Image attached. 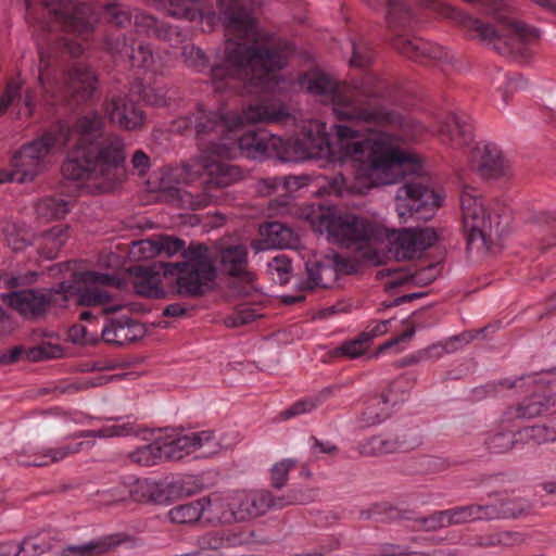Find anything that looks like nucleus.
Here are the masks:
<instances>
[{
	"mask_svg": "<svg viewBox=\"0 0 556 556\" xmlns=\"http://www.w3.org/2000/svg\"><path fill=\"white\" fill-rule=\"evenodd\" d=\"M218 20L225 29L224 61L211 68L216 88L228 79L249 81L253 86H266L292 54V48L282 42H271L256 29L251 9L239 0L217 2Z\"/></svg>",
	"mask_w": 556,
	"mask_h": 556,
	"instance_id": "f257e3e1",
	"label": "nucleus"
},
{
	"mask_svg": "<svg viewBox=\"0 0 556 556\" xmlns=\"http://www.w3.org/2000/svg\"><path fill=\"white\" fill-rule=\"evenodd\" d=\"M104 123L96 112L77 118L72 128L61 125L58 142L65 146L70 136L77 139V146L70 159L62 165L66 179L85 180L93 193L114 191L126 179L124 142L116 135H109L97 147H91L103 135Z\"/></svg>",
	"mask_w": 556,
	"mask_h": 556,
	"instance_id": "f03ea898",
	"label": "nucleus"
},
{
	"mask_svg": "<svg viewBox=\"0 0 556 556\" xmlns=\"http://www.w3.org/2000/svg\"><path fill=\"white\" fill-rule=\"evenodd\" d=\"M306 89L329 100L339 121L375 126L402 122L400 114L371 103L372 100L386 99L389 96L388 87L374 75L365 76L359 83L346 85L338 84L326 74L314 73L307 78Z\"/></svg>",
	"mask_w": 556,
	"mask_h": 556,
	"instance_id": "7ed1b4c3",
	"label": "nucleus"
},
{
	"mask_svg": "<svg viewBox=\"0 0 556 556\" xmlns=\"http://www.w3.org/2000/svg\"><path fill=\"white\" fill-rule=\"evenodd\" d=\"M139 275L134 281L138 294L152 299H162L165 291L162 288L161 271L165 277H176L177 293L198 298L213 289L217 269L210 249L204 243L192 242L184 251L181 263H159L152 266H138Z\"/></svg>",
	"mask_w": 556,
	"mask_h": 556,
	"instance_id": "20e7f679",
	"label": "nucleus"
},
{
	"mask_svg": "<svg viewBox=\"0 0 556 556\" xmlns=\"http://www.w3.org/2000/svg\"><path fill=\"white\" fill-rule=\"evenodd\" d=\"M358 131L346 125H337L339 153L342 160L356 162L357 174L368 178L372 185H390L395 179L392 174L415 161L413 154L394 147L392 137L386 132H375L363 140H353Z\"/></svg>",
	"mask_w": 556,
	"mask_h": 556,
	"instance_id": "39448f33",
	"label": "nucleus"
},
{
	"mask_svg": "<svg viewBox=\"0 0 556 556\" xmlns=\"http://www.w3.org/2000/svg\"><path fill=\"white\" fill-rule=\"evenodd\" d=\"M460 210L468 248H483L492 253L498 251L506 227L498 214L486 211L478 190L471 187L464 188L460 194Z\"/></svg>",
	"mask_w": 556,
	"mask_h": 556,
	"instance_id": "423d86ee",
	"label": "nucleus"
},
{
	"mask_svg": "<svg viewBox=\"0 0 556 556\" xmlns=\"http://www.w3.org/2000/svg\"><path fill=\"white\" fill-rule=\"evenodd\" d=\"M313 501V490L303 492L301 490H290L286 495L274 497L270 493L263 492H235L227 509H219L217 520L228 523L231 521H243L249 518H255L263 515L269 508L282 509L289 505L303 504ZM224 506H226L224 504Z\"/></svg>",
	"mask_w": 556,
	"mask_h": 556,
	"instance_id": "0eeeda50",
	"label": "nucleus"
},
{
	"mask_svg": "<svg viewBox=\"0 0 556 556\" xmlns=\"http://www.w3.org/2000/svg\"><path fill=\"white\" fill-rule=\"evenodd\" d=\"M58 140L56 134L48 131L23 144L11 160L13 172L3 177L0 176V184L11 180L20 184L33 181L47 169V157L59 144Z\"/></svg>",
	"mask_w": 556,
	"mask_h": 556,
	"instance_id": "6e6552de",
	"label": "nucleus"
},
{
	"mask_svg": "<svg viewBox=\"0 0 556 556\" xmlns=\"http://www.w3.org/2000/svg\"><path fill=\"white\" fill-rule=\"evenodd\" d=\"M193 123L201 151L219 157L230 155L232 141L229 135L235 129L231 115L199 110Z\"/></svg>",
	"mask_w": 556,
	"mask_h": 556,
	"instance_id": "1a4fd4ad",
	"label": "nucleus"
},
{
	"mask_svg": "<svg viewBox=\"0 0 556 556\" xmlns=\"http://www.w3.org/2000/svg\"><path fill=\"white\" fill-rule=\"evenodd\" d=\"M328 231L338 242L362 249L369 242L379 240L386 229L377 222L351 212L333 215L328 224Z\"/></svg>",
	"mask_w": 556,
	"mask_h": 556,
	"instance_id": "9d476101",
	"label": "nucleus"
},
{
	"mask_svg": "<svg viewBox=\"0 0 556 556\" xmlns=\"http://www.w3.org/2000/svg\"><path fill=\"white\" fill-rule=\"evenodd\" d=\"M396 212L401 218L415 217L417 220L431 219L441 205L442 199L434 190L419 182H406L396 193Z\"/></svg>",
	"mask_w": 556,
	"mask_h": 556,
	"instance_id": "9b49d317",
	"label": "nucleus"
},
{
	"mask_svg": "<svg viewBox=\"0 0 556 556\" xmlns=\"http://www.w3.org/2000/svg\"><path fill=\"white\" fill-rule=\"evenodd\" d=\"M467 23L468 27L475 30L481 40L492 43L493 48L501 54H511L514 49L530 35V29L525 23L510 18L502 20L498 29L490 24L482 23L480 20L469 18Z\"/></svg>",
	"mask_w": 556,
	"mask_h": 556,
	"instance_id": "f8f14e48",
	"label": "nucleus"
},
{
	"mask_svg": "<svg viewBox=\"0 0 556 556\" xmlns=\"http://www.w3.org/2000/svg\"><path fill=\"white\" fill-rule=\"evenodd\" d=\"M443 238V230L432 227L404 228L392 231L390 242L396 258L412 260Z\"/></svg>",
	"mask_w": 556,
	"mask_h": 556,
	"instance_id": "ddd939ff",
	"label": "nucleus"
},
{
	"mask_svg": "<svg viewBox=\"0 0 556 556\" xmlns=\"http://www.w3.org/2000/svg\"><path fill=\"white\" fill-rule=\"evenodd\" d=\"M237 143L241 153L249 159L277 157L290 161V146L278 136L248 132L238 138Z\"/></svg>",
	"mask_w": 556,
	"mask_h": 556,
	"instance_id": "4468645a",
	"label": "nucleus"
},
{
	"mask_svg": "<svg viewBox=\"0 0 556 556\" xmlns=\"http://www.w3.org/2000/svg\"><path fill=\"white\" fill-rule=\"evenodd\" d=\"M43 7L70 31L87 33L91 29L90 9L72 0H41Z\"/></svg>",
	"mask_w": 556,
	"mask_h": 556,
	"instance_id": "2eb2a0df",
	"label": "nucleus"
},
{
	"mask_svg": "<svg viewBox=\"0 0 556 556\" xmlns=\"http://www.w3.org/2000/svg\"><path fill=\"white\" fill-rule=\"evenodd\" d=\"M78 280L87 287H76V302L84 306L106 304L111 296L99 286H118L119 279L109 274L88 270L79 274Z\"/></svg>",
	"mask_w": 556,
	"mask_h": 556,
	"instance_id": "dca6fc26",
	"label": "nucleus"
},
{
	"mask_svg": "<svg viewBox=\"0 0 556 556\" xmlns=\"http://www.w3.org/2000/svg\"><path fill=\"white\" fill-rule=\"evenodd\" d=\"M419 444L420 440L418 437L403 434L400 433L397 428H392L368 439L361 445L359 452L365 456H374L378 454L413 450Z\"/></svg>",
	"mask_w": 556,
	"mask_h": 556,
	"instance_id": "f3484780",
	"label": "nucleus"
},
{
	"mask_svg": "<svg viewBox=\"0 0 556 556\" xmlns=\"http://www.w3.org/2000/svg\"><path fill=\"white\" fill-rule=\"evenodd\" d=\"M470 168L483 179H498L506 174L507 164L494 146L477 144L469 154Z\"/></svg>",
	"mask_w": 556,
	"mask_h": 556,
	"instance_id": "a211bd4d",
	"label": "nucleus"
},
{
	"mask_svg": "<svg viewBox=\"0 0 556 556\" xmlns=\"http://www.w3.org/2000/svg\"><path fill=\"white\" fill-rule=\"evenodd\" d=\"M214 445V434L211 431L193 432L168 442L160 443L162 458L166 460H180L186 455L201 448L213 452Z\"/></svg>",
	"mask_w": 556,
	"mask_h": 556,
	"instance_id": "6ab92c4d",
	"label": "nucleus"
},
{
	"mask_svg": "<svg viewBox=\"0 0 556 556\" xmlns=\"http://www.w3.org/2000/svg\"><path fill=\"white\" fill-rule=\"evenodd\" d=\"M146 333V326L129 317L111 319L101 331L103 341L112 345H127L134 343L142 339Z\"/></svg>",
	"mask_w": 556,
	"mask_h": 556,
	"instance_id": "aec40b11",
	"label": "nucleus"
},
{
	"mask_svg": "<svg viewBox=\"0 0 556 556\" xmlns=\"http://www.w3.org/2000/svg\"><path fill=\"white\" fill-rule=\"evenodd\" d=\"M393 47L403 55L420 63L429 61H450L448 52L440 46H433L421 38L397 37Z\"/></svg>",
	"mask_w": 556,
	"mask_h": 556,
	"instance_id": "412c9836",
	"label": "nucleus"
},
{
	"mask_svg": "<svg viewBox=\"0 0 556 556\" xmlns=\"http://www.w3.org/2000/svg\"><path fill=\"white\" fill-rule=\"evenodd\" d=\"M65 92L75 103H84L91 99L98 78L96 74L84 65H75L66 75Z\"/></svg>",
	"mask_w": 556,
	"mask_h": 556,
	"instance_id": "4be33fe9",
	"label": "nucleus"
},
{
	"mask_svg": "<svg viewBox=\"0 0 556 556\" xmlns=\"http://www.w3.org/2000/svg\"><path fill=\"white\" fill-rule=\"evenodd\" d=\"M8 304L21 315L37 319L48 309V299L43 290L24 289L7 295Z\"/></svg>",
	"mask_w": 556,
	"mask_h": 556,
	"instance_id": "5701e85b",
	"label": "nucleus"
},
{
	"mask_svg": "<svg viewBox=\"0 0 556 556\" xmlns=\"http://www.w3.org/2000/svg\"><path fill=\"white\" fill-rule=\"evenodd\" d=\"M220 269L231 277H239L244 281H252L254 275L249 270L248 249L243 244L227 245L218 253Z\"/></svg>",
	"mask_w": 556,
	"mask_h": 556,
	"instance_id": "b1692460",
	"label": "nucleus"
},
{
	"mask_svg": "<svg viewBox=\"0 0 556 556\" xmlns=\"http://www.w3.org/2000/svg\"><path fill=\"white\" fill-rule=\"evenodd\" d=\"M111 121L119 127L135 130L144 123V114L126 97H114L105 108Z\"/></svg>",
	"mask_w": 556,
	"mask_h": 556,
	"instance_id": "393cba45",
	"label": "nucleus"
},
{
	"mask_svg": "<svg viewBox=\"0 0 556 556\" xmlns=\"http://www.w3.org/2000/svg\"><path fill=\"white\" fill-rule=\"evenodd\" d=\"M262 240L253 244L256 251L265 249H288L298 243L294 231L279 222H270L260 227Z\"/></svg>",
	"mask_w": 556,
	"mask_h": 556,
	"instance_id": "a878e982",
	"label": "nucleus"
},
{
	"mask_svg": "<svg viewBox=\"0 0 556 556\" xmlns=\"http://www.w3.org/2000/svg\"><path fill=\"white\" fill-rule=\"evenodd\" d=\"M289 117L287 109L277 103L249 105L242 115H231L233 127L243 124L279 123Z\"/></svg>",
	"mask_w": 556,
	"mask_h": 556,
	"instance_id": "bb28decb",
	"label": "nucleus"
},
{
	"mask_svg": "<svg viewBox=\"0 0 556 556\" xmlns=\"http://www.w3.org/2000/svg\"><path fill=\"white\" fill-rule=\"evenodd\" d=\"M224 507V502L215 501H194L187 504L178 505L168 513L169 519L174 523L186 525L197 522L205 509L217 518L219 509Z\"/></svg>",
	"mask_w": 556,
	"mask_h": 556,
	"instance_id": "cd10ccee",
	"label": "nucleus"
},
{
	"mask_svg": "<svg viewBox=\"0 0 556 556\" xmlns=\"http://www.w3.org/2000/svg\"><path fill=\"white\" fill-rule=\"evenodd\" d=\"M134 539L127 534L116 533L106 535L98 541L78 545L68 546L64 549V556H102L114 552L123 544L132 543Z\"/></svg>",
	"mask_w": 556,
	"mask_h": 556,
	"instance_id": "c85d7f7f",
	"label": "nucleus"
},
{
	"mask_svg": "<svg viewBox=\"0 0 556 556\" xmlns=\"http://www.w3.org/2000/svg\"><path fill=\"white\" fill-rule=\"evenodd\" d=\"M556 410V401L546 394H533L522 403L508 407L506 417L509 421L515 419H532L548 410Z\"/></svg>",
	"mask_w": 556,
	"mask_h": 556,
	"instance_id": "c756f323",
	"label": "nucleus"
},
{
	"mask_svg": "<svg viewBox=\"0 0 556 556\" xmlns=\"http://www.w3.org/2000/svg\"><path fill=\"white\" fill-rule=\"evenodd\" d=\"M206 167V180L204 189L226 188L242 178V172L238 166L218 162L210 156Z\"/></svg>",
	"mask_w": 556,
	"mask_h": 556,
	"instance_id": "7c9ffc66",
	"label": "nucleus"
},
{
	"mask_svg": "<svg viewBox=\"0 0 556 556\" xmlns=\"http://www.w3.org/2000/svg\"><path fill=\"white\" fill-rule=\"evenodd\" d=\"M305 267L307 277L301 282L302 290L326 289L337 281V269L330 264L309 260Z\"/></svg>",
	"mask_w": 556,
	"mask_h": 556,
	"instance_id": "2f4dec72",
	"label": "nucleus"
},
{
	"mask_svg": "<svg viewBox=\"0 0 556 556\" xmlns=\"http://www.w3.org/2000/svg\"><path fill=\"white\" fill-rule=\"evenodd\" d=\"M438 135L444 144L459 149L472 140L470 129L455 115L447 116L438 127Z\"/></svg>",
	"mask_w": 556,
	"mask_h": 556,
	"instance_id": "473e14b6",
	"label": "nucleus"
},
{
	"mask_svg": "<svg viewBox=\"0 0 556 556\" xmlns=\"http://www.w3.org/2000/svg\"><path fill=\"white\" fill-rule=\"evenodd\" d=\"M73 206L72 200L58 194L40 199L35 205V211L39 219L49 222L64 218Z\"/></svg>",
	"mask_w": 556,
	"mask_h": 556,
	"instance_id": "72a5a7b5",
	"label": "nucleus"
},
{
	"mask_svg": "<svg viewBox=\"0 0 556 556\" xmlns=\"http://www.w3.org/2000/svg\"><path fill=\"white\" fill-rule=\"evenodd\" d=\"M67 225H56L35 237L40 253L49 260L55 258L70 237Z\"/></svg>",
	"mask_w": 556,
	"mask_h": 556,
	"instance_id": "f704fd0d",
	"label": "nucleus"
},
{
	"mask_svg": "<svg viewBox=\"0 0 556 556\" xmlns=\"http://www.w3.org/2000/svg\"><path fill=\"white\" fill-rule=\"evenodd\" d=\"M1 232L4 241L13 251H23L35 241V236L30 233L23 222L4 219L1 223Z\"/></svg>",
	"mask_w": 556,
	"mask_h": 556,
	"instance_id": "c9c22d12",
	"label": "nucleus"
},
{
	"mask_svg": "<svg viewBox=\"0 0 556 556\" xmlns=\"http://www.w3.org/2000/svg\"><path fill=\"white\" fill-rule=\"evenodd\" d=\"M130 495L136 502L163 504L168 502L167 484L155 482L150 479L137 480Z\"/></svg>",
	"mask_w": 556,
	"mask_h": 556,
	"instance_id": "e433bc0d",
	"label": "nucleus"
},
{
	"mask_svg": "<svg viewBox=\"0 0 556 556\" xmlns=\"http://www.w3.org/2000/svg\"><path fill=\"white\" fill-rule=\"evenodd\" d=\"M165 195L168 201L190 210L205 207L211 202V198L206 192L193 194L181 188H168L165 191Z\"/></svg>",
	"mask_w": 556,
	"mask_h": 556,
	"instance_id": "4c0bfd02",
	"label": "nucleus"
},
{
	"mask_svg": "<svg viewBox=\"0 0 556 556\" xmlns=\"http://www.w3.org/2000/svg\"><path fill=\"white\" fill-rule=\"evenodd\" d=\"M142 245H148L151 255L166 254L167 256H172L179 251H185V241L169 237V236H160L156 239H148L142 240Z\"/></svg>",
	"mask_w": 556,
	"mask_h": 556,
	"instance_id": "58836bf2",
	"label": "nucleus"
},
{
	"mask_svg": "<svg viewBox=\"0 0 556 556\" xmlns=\"http://www.w3.org/2000/svg\"><path fill=\"white\" fill-rule=\"evenodd\" d=\"M498 518H519L528 515L531 510L529 502L519 496H511L501 500L497 504Z\"/></svg>",
	"mask_w": 556,
	"mask_h": 556,
	"instance_id": "ea45409f",
	"label": "nucleus"
},
{
	"mask_svg": "<svg viewBox=\"0 0 556 556\" xmlns=\"http://www.w3.org/2000/svg\"><path fill=\"white\" fill-rule=\"evenodd\" d=\"M201 490L199 480L193 476H185L167 484L168 501L192 496Z\"/></svg>",
	"mask_w": 556,
	"mask_h": 556,
	"instance_id": "a19ab883",
	"label": "nucleus"
},
{
	"mask_svg": "<svg viewBox=\"0 0 556 556\" xmlns=\"http://www.w3.org/2000/svg\"><path fill=\"white\" fill-rule=\"evenodd\" d=\"M210 153L201 151L195 159L190 160L181 165L180 179L185 184L197 180L203 173L206 174V165L208 164Z\"/></svg>",
	"mask_w": 556,
	"mask_h": 556,
	"instance_id": "79ce46f5",
	"label": "nucleus"
},
{
	"mask_svg": "<svg viewBox=\"0 0 556 556\" xmlns=\"http://www.w3.org/2000/svg\"><path fill=\"white\" fill-rule=\"evenodd\" d=\"M412 21V12L400 0H388L387 22L390 27L406 26Z\"/></svg>",
	"mask_w": 556,
	"mask_h": 556,
	"instance_id": "37998d69",
	"label": "nucleus"
},
{
	"mask_svg": "<svg viewBox=\"0 0 556 556\" xmlns=\"http://www.w3.org/2000/svg\"><path fill=\"white\" fill-rule=\"evenodd\" d=\"M129 458L132 463L140 466H152L159 459H162V450L159 442H153L131 452Z\"/></svg>",
	"mask_w": 556,
	"mask_h": 556,
	"instance_id": "c03bdc74",
	"label": "nucleus"
},
{
	"mask_svg": "<svg viewBox=\"0 0 556 556\" xmlns=\"http://www.w3.org/2000/svg\"><path fill=\"white\" fill-rule=\"evenodd\" d=\"M43 292L46 299H48V307H62L70 299L76 300V287L66 282H61L58 289H46Z\"/></svg>",
	"mask_w": 556,
	"mask_h": 556,
	"instance_id": "a18cd8bd",
	"label": "nucleus"
},
{
	"mask_svg": "<svg viewBox=\"0 0 556 556\" xmlns=\"http://www.w3.org/2000/svg\"><path fill=\"white\" fill-rule=\"evenodd\" d=\"M534 224L544 228L543 241L547 245H556V212H539L532 216Z\"/></svg>",
	"mask_w": 556,
	"mask_h": 556,
	"instance_id": "49530a36",
	"label": "nucleus"
},
{
	"mask_svg": "<svg viewBox=\"0 0 556 556\" xmlns=\"http://www.w3.org/2000/svg\"><path fill=\"white\" fill-rule=\"evenodd\" d=\"M296 462L294 459H282L273 465L269 470L270 473V485L274 489H281L287 484L289 472L294 468Z\"/></svg>",
	"mask_w": 556,
	"mask_h": 556,
	"instance_id": "de8ad7c7",
	"label": "nucleus"
},
{
	"mask_svg": "<svg viewBox=\"0 0 556 556\" xmlns=\"http://www.w3.org/2000/svg\"><path fill=\"white\" fill-rule=\"evenodd\" d=\"M63 350L55 344L43 342L39 345L29 348L25 351V357L31 362H38L49 358H56L62 355Z\"/></svg>",
	"mask_w": 556,
	"mask_h": 556,
	"instance_id": "09e8293b",
	"label": "nucleus"
},
{
	"mask_svg": "<svg viewBox=\"0 0 556 556\" xmlns=\"http://www.w3.org/2000/svg\"><path fill=\"white\" fill-rule=\"evenodd\" d=\"M168 12L173 16L194 21L200 15L197 2L194 0H170Z\"/></svg>",
	"mask_w": 556,
	"mask_h": 556,
	"instance_id": "8fccbe9b",
	"label": "nucleus"
},
{
	"mask_svg": "<svg viewBox=\"0 0 556 556\" xmlns=\"http://www.w3.org/2000/svg\"><path fill=\"white\" fill-rule=\"evenodd\" d=\"M368 349V343L363 339V336L359 334L356 339L345 342L336 349V356H345L349 358H356L363 354Z\"/></svg>",
	"mask_w": 556,
	"mask_h": 556,
	"instance_id": "3c124183",
	"label": "nucleus"
},
{
	"mask_svg": "<svg viewBox=\"0 0 556 556\" xmlns=\"http://www.w3.org/2000/svg\"><path fill=\"white\" fill-rule=\"evenodd\" d=\"M74 422L73 418L66 413L51 414L45 417L41 426L45 430L52 433H60L66 430Z\"/></svg>",
	"mask_w": 556,
	"mask_h": 556,
	"instance_id": "603ef678",
	"label": "nucleus"
},
{
	"mask_svg": "<svg viewBox=\"0 0 556 556\" xmlns=\"http://www.w3.org/2000/svg\"><path fill=\"white\" fill-rule=\"evenodd\" d=\"M488 448L494 454H504L515 445V438L511 432H501L489 438Z\"/></svg>",
	"mask_w": 556,
	"mask_h": 556,
	"instance_id": "864d4df0",
	"label": "nucleus"
},
{
	"mask_svg": "<svg viewBox=\"0 0 556 556\" xmlns=\"http://www.w3.org/2000/svg\"><path fill=\"white\" fill-rule=\"evenodd\" d=\"M127 59L132 66L148 67L153 63V52L149 46L139 43L137 48H132Z\"/></svg>",
	"mask_w": 556,
	"mask_h": 556,
	"instance_id": "5fc2aeb1",
	"label": "nucleus"
},
{
	"mask_svg": "<svg viewBox=\"0 0 556 556\" xmlns=\"http://www.w3.org/2000/svg\"><path fill=\"white\" fill-rule=\"evenodd\" d=\"M258 315L251 307H241L233 314L227 316L224 320L225 325L229 328H236L243 325H248L254 321Z\"/></svg>",
	"mask_w": 556,
	"mask_h": 556,
	"instance_id": "6e6d98bb",
	"label": "nucleus"
},
{
	"mask_svg": "<svg viewBox=\"0 0 556 556\" xmlns=\"http://www.w3.org/2000/svg\"><path fill=\"white\" fill-rule=\"evenodd\" d=\"M353 53L351 58V64L353 66L357 67H364L371 63L372 61V51L368 47L367 43L359 41V42H353Z\"/></svg>",
	"mask_w": 556,
	"mask_h": 556,
	"instance_id": "4d7b16f0",
	"label": "nucleus"
},
{
	"mask_svg": "<svg viewBox=\"0 0 556 556\" xmlns=\"http://www.w3.org/2000/svg\"><path fill=\"white\" fill-rule=\"evenodd\" d=\"M182 56L193 67L203 68L207 65V58L204 51L193 45L184 47Z\"/></svg>",
	"mask_w": 556,
	"mask_h": 556,
	"instance_id": "13d9d810",
	"label": "nucleus"
},
{
	"mask_svg": "<svg viewBox=\"0 0 556 556\" xmlns=\"http://www.w3.org/2000/svg\"><path fill=\"white\" fill-rule=\"evenodd\" d=\"M317 406V401L314 399L311 400H301L294 403L289 408L285 409L279 414L280 419L287 420L294 416L308 413L313 410Z\"/></svg>",
	"mask_w": 556,
	"mask_h": 556,
	"instance_id": "bf43d9fd",
	"label": "nucleus"
},
{
	"mask_svg": "<svg viewBox=\"0 0 556 556\" xmlns=\"http://www.w3.org/2000/svg\"><path fill=\"white\" fill-rule=\"evenodd\" d=\"M472 510H477V509L471 508L470 505L445 510V516H446L448 526L460 525L464 522L473 521Z\"/></svg>",
	"mask_w": 556,
	"mask_h": 556,
	"instance_id": "052dcab7",
	"label": "nucleus"
},
{
	"mask_svg": "<svg viewBox=\"0 0 556 556\" xmlns=\"http://www.w3.org/2000/svg\"><path fill=\"white\" fill-rule=\"evenodd\" d=\"M525 541L523 535L517 531H504L493 535L488 543L489 545L514 546Z\"/></svg>",
	"mask_w": 556,
	"mask_h": 556,
	"instance_id": "680f3d73",
	"label": "nucleus"
},
{
	"mask_svg": "<svg viewBox=\"0 0 556 556\" xmlns=\"http://www.w3.org/2000/svg\"><path fill=\"white\" fill-rule=\"evenodd\" d=\"M527 437L538 444L555 440V431L546 426H533L525 429Z\"/></svg>",
	"mask_w": 556,
	"mask_h": 556,
	"instance_id": "e2e57ef3",
	"label": "nucleus"
},
{
	"mask_svg": "<svg viewBox=\"0 0 556 556\" xmlns=\"http://www.w3.org/2000/svg\"><path fill=\"white\" fill-rule=\"evenodd\" d=\"M20 90L21 84L18 83L11 81L7 85L5 90L0 97V116L8 111L13 100L20 94Z\"/></svg>",
	"mask_w": 556,
	"mask_h": 556,
	"instance_id": "0e129e2a",
	"label": "nucleus"
},
{
	"mask_svg": "<svg viewBox=\"0 0 556 556\" xmlns=\"http://www.w3.org/2000/svg\"><path fill=\"white\" fill-rule=\"evenodd\" d=\"M83 443H78L75 446H60L56 448H51L45 452V457H49L51 463H58L60 460H63L71 454L78 453L80 451V446Z\"/></svg>",
	"mask_w": 556,
	"mask_h": 556,
	"instance_id": "69168bd1",
	"label": "nucleus"
},
{
	"mask_svg": "<svg viewBox=\"0 0 556 556\" xmlns=\"http://www.w3.org/2000/svg\"><path fill=\"white\" fill-rule=\"evenodd\" d=\"M23 556H38L45 552L46 544L37 538H27L20 543Z\"/></svg>",
	"mask_w": 556,
	"mask_h": 556,
	"instance_id": "338daca9",
	"label": "nucleus"
},
{
	"mask_svg": "<svg viewBox=\"0 0 556 556\" xmlns=\"http://www.w3.org/2000/svg\"><path fill=\"white\" fill-rule=\"evenodd\" d=\"M134 48V40H129L124 34L117 35L111 40V49L121 58H127Z\"/></svg>",
	"mask_w": 556,
	"mask_h": 556,
	"instance_id": "774afa93",
	"label": "nucleus"
}]
</instances>
